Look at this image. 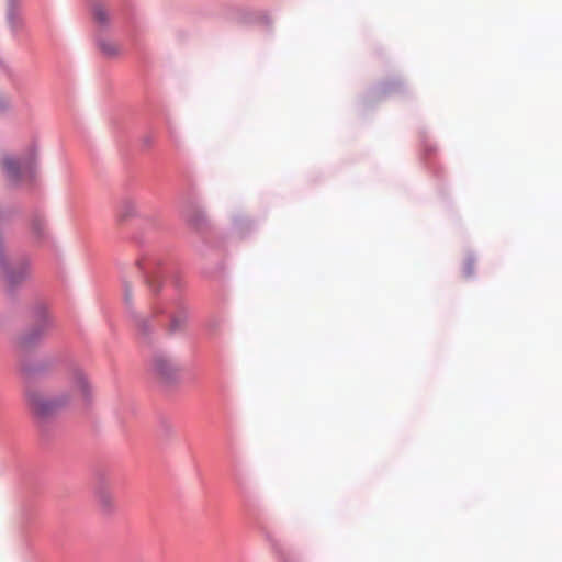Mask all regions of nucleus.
<instances>
[{"mask_svg":"<svg viewBox=\"0 0 562 562\" xmlns=\"http://www.w3.org/2000/svg\"><path fill=\"white\" fill-rule=\"evenodd\" d=\"M92 393V387L85 373L75 369L64 379L63 387L54 395H46L42 390L29 387L25 398L29 408L40 417H47L59 409L72 405H86Z\"/></svg>","mask_w":562,"mask_h":562,"instance_id":"nucleus-1","label":"nucleus"},{"mask_svg":"<svg viewBox=\"0 0 562 562\" xmlns=\"http://www.w3.org/2000/svg\"><path fill=\"white\" fill-rule=\"evenodd\" d=\"M98 498H99L100 505L104 509H110L112 507V505H113V497L103 487L98 490Z\"/></svg>","mask_w":562,"mask_h":562,"instance_id":"nucleus-8","label":"nucleus"},{"mask_svg":"<svg viewBox=\"0 0 562 562\" xmlns=\"http://www.w3.org/2000/svg\"><path fill=\"white\" fill-rule=\"evenodd\" d=\"M123 295L126 304H131L133 297L132 284L127 281H123Z\"/></svg>","mask_w":562,"mask_h":562,"instance_id":"nucleus-10","label":"nucleus"},{"mask_svg":"<svg viewBox=\"0 0 562 562\" xmlns=\"http://www.w3.org/2000/svg\"><path fill=\"white\" fill-rule=\"evenodd\" d=\"M7 105H9V101H8L7 99H3V100L0 102V109L5 108Z\"/></svg>","mask_w":562,"mask_h":562,"instance_id":"nucleus-15","label":"nucleus"},{"mask_svg":"<svg viewBox=\"0 0 562 562\" xmlns=\"http://www.w3.org/2000/svg\"><path fill=\"white\" fill-rule=\"evenodd\" d=\"M1 165L8 178L12 181H18L22 173L32 172L33 170V159L22 161L12 157H4Z\"/></svg>","mask_w":562,"mask_h":562,"instance_id":"nucleus-4","label":"nucleus"},{"mask_svg":"<svg viewBox=\"0 0 562 562\" xmlns=\"http://www.w3.org/2000/svg\"><path fill=\"white\" fill-rule=\"evenodd\" d=\"M136 327L139 335L144 338H147L153 329V326L146 316H140L136 319Z\"/></svg>","mask_w":562,"mask_h":562,"instance_id":"nucleus-6","label":"nucleus"},{"mask_svg":"<svg viewBox=\"0 0 562 562\" xmlns=\"http://www.w3.org/2000/svg\"><path fill=\"white\" fill-rule=\"evenodd\" d=\"M150 372L164 383L175 381L180 372L179 362L165 351H157L150 360Z\"/></svg>","mask_w":562,"mask_h":562,"instance_id":"nucleus-2","label":"nucleus"},{"mask_svg":"<svg viewBox=\"0 0 562 562\" xmlns=\"http://www.w3.org/2000/svg\"><path fill=\"white\" fill-rule=\"evenodd\" d=\"M187 317L183 314L173 315L170 319L168 330L170 333H176L183 328L186 324Z\"/></svg>","mask_w":562,"mask_h":562,"instance_id":"nucleus-7","label":"nucleus"},{"mask_svg":"<svg viewBox=\"0 0 562 562\" xmlns=\"http://www.w3.org/2000/svg\"><path fill=\"white\" fill-rule=\"evenodd\" d=\"M100 47H101V49L104 53H106L109 55H116L119 53V50H120L117 45L114 44V43H105V42H103V43L100 44Z\"/></svg>","mask_w":562,"mask_h":562,"instance_id":"nucleus-11","label":"nucleus"},{"mask_svg":"<svg viewBox=\"0 0 562 562\" xmlns=\"http://www.w3.org/2000/svg\"><path fill=\"white\" fill-rule=\"evenodd\" d=\"M52 322L48 314H44L41 318L40 323L31 329L29 333L24 334L19 339V346L22 349L29 348L32 344L37 341L50 327Z\"/></svg>","mask_w":562,"mask_h":562,"instance_id":"nucleus-5","label":"nucleus"},{"mask_svg":"<svg viewBox=\"0 0 562 562\" xmlns=\"http://www.w3.org/2000/svg\"><path fill=\"white\" fill-rule=\"evenodd\" d=\"M279 558H280V561H281V562H288V561H286V558L284 557V554H283V553H280V557H279Z\"/></svg>","mask_w":562,"mask_h":562,"instance_id":"nucleus-16","label":"nucleus"},{"mask_svg":"<svg viewBox=\"0 0 562 562\" xmlns=\"http://www.w3.org/2000/svg\"><path fill=\"white\" fill-rule=\"evenodd\" d=\"M93 16L101 24L106 23L109 20L108 10L102 5L94 7Z\"/></svg>","mask_w":562,"mask_h":562,"instance_id":"nucleus-9","label":"nucleus"},{"mask_svg":"<svg viewBox=\"0 0 562 562\" xmlns=\"http://www.w3.org/2000/svg\"><path fill=\"white\" fill-rule=\"evenodd\" d=\"M45 223L41 220H37L33 223V231L38 235L42 236L45 232Z\"/></svg>","mask_w":562,"mask_h":562,"instance_id":"nucleus-13","label":"nucleus"},{"mask_svg":"<svg viewBox=\"0 0 562 562\" xmlns=\"http://www.w3.org/2000/svg\"><path fill=\"white\" fill-rule=\"evenodd\" d=\"M462 271L465 277L472 276L474 271V261L471 258L465 259V261L463 262Z\"/></svg>","mask_w":562,"mask_h":562,"instance_id":"nucleus-12","label":"nucleus"},{"mask_svg":"<svg viewBox=\"0 0 562 562\" xmlns=\"http://www.w3.org/2000/svg\"><path fill=\"white\" fill-rule=\"evenodd\" d=\"M0 268L4 282L15 286L31 276L30 262L25 259L12 260L0 251Z\"/></svg>","mask_w":562,"mask_h":562,"instance_id":"nucleus-3","label":"nucleus"},{"mask_svg":"<svg viewBox=\"0 0 562 562\" xmlns=\"http://www.w3.org/2000/svg\"><path fill=\"white\" fill-rule=\"evenodd\" d=\"M162 312H164V306H162V304L159 303V304H157V305H155L153 307L151 314L153 315H157V314L162 313Z\"/></svg>","mask_w":562,"mask_h":562,"instance_id":"nucleus-14","label":"nucleus"}]
</instances>
